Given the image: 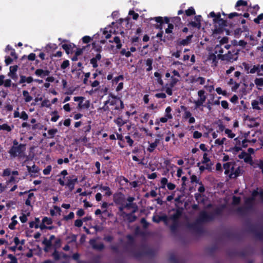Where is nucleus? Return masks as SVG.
<instances>
[{"label": "nucleus", "instance_id": "f257e3e1", "mask_svg": "<svg viewBox=\"0 0 263 263\" xmlns=\"http://www.w3.org/2000/svg\"><path fill=\"white\" fill-rule=\"evenodd\" d=\"M26 151V145L20 143L16 146H11L8 151L11 157L15 158L17 156L21 157Z\"/></svg>", "mask_w": 263, "mask_h": 263}, {"label": "nucleus", "instance_id": "f03ea898", "mask_svg": "<svg viewBox=\"0 0 263 263\" xmlns=\"http://www.w3.org/2000/svg\"><path fill=\"white\" fill-rule=\"evenodd\" d=\"M198 96L199 99L194 101L195 104L194 109H199L201 111H203V103L206 99V96L205 95V91L204 90H200L198 91Z\"/></svg>", "mask_w": 263, "mask_h": 263}, {"label": "nucleus", "instance_id": "7ed1b4c3", "mask_svg": "<svg viewBox=\"0 0 263 263\" xmlns=\"http://www.w3.org/2000/svg\"><path fill=\"white\" fill-rule=\"evenodd\" d=\"M214 219V216L213 214L209 213L205 211H201L197 218L196 219L197 222H199L200 223L210 222L213 221Z\"/></svg>", "mask_w": 263, "mask_h": 263}, {"label": "nucleus", "instance_id": "20e7f679", "mask_svg": "<svg viewBox=\"0 0 263 263\" xmlns=\"http://www.w3.org/2000/svg\"><path fill=\"white\" fill-rule=\"evenodd\" d=\"M150 21H155L156 23H157V24L154 25V26L156 29H158L160 30V31L157 34L156 36L157 37H159L160 39V40L161 41V39H163V31L162 30V25L163 24V17L162 16H157L155 17H151L149 18Z\"/></svg>", "mask_w": 263, "mask_h": 263}, {"label": "nucleus", "instance_id": "39448f33", "mask_svg": "<svg viewBox=\"0 0 263 263\" xmlns=\"http://www.w3.org/2000/svg\"><path fill=\"white\" fill-rule=\"evenodd\" d=\"M247 231L253 234L256 238L263 240V229L261 231H259L257 224H249L247 227Z\"/></svg>", "mask_w": 263, "mask_h": 263}, {"label": "nucleus", "instance_id": "423d86ee", "mask_svg": "<svg viewBox=\"0 0 263 263\" xmlns=\"http://www.w3.org/2000/svg\"><path fill=\"white\" fill-rule=\"evenodd\" d=\"M214 24V34H221L223 31V27L228 26V22L223 18H220Z\"/></svg>", "mask_w": 263, "mask_h": 263}, {"label": "nucleus", "instance_id": "0eeeda50", "mask_svg": "<svg viewBox=\"0 0 263 263\" xmlns=\"http://www.w3.org/2000/svg\"><path fill=\"white\" fill-rule=\"evenodd\" d=\"M187 227L189 229L194 231L199 234H202L204 232V229L202 226V224L199 222H197L196 220L193 223H188Z\"/></svg>", "mask_w": 263, "mask_h": 263}, {"label": "nucleus", "instance_id": "6e6552de", "mask_svg": "<svg viewBox=\"0 0 263 263\" xmlns=\"http://www.w3.org/2000/svg\"><path fill=\"white\" fill-rule=\"evenodd\" d=\"M66 179L67 180L66 183V186H67L69 190L71 192L73 190L75 184L78 182V177L76 175H71L66 177Z\"/></svg>", "mask_w": 263, "mask_h": 263}, {"label": "nucleus", "instance_id": "1a4fd4ad", "mask_svg": "<svg viewBox=\"0 0 263 263\" xmlns=\"http://www.w3.org/2000/svg\"><path fill=\"white\" fill-rule=\"evenodd\" d=\"M239 52V50L238 49H234L231 51H229L226 54V55H228L226 58V61L231 63L236 61L238 58Z\"/></svg>", "mask_w": 263, "mask_h": 263}, {"label": "nucleus", "instance_id": "9d476101", "mask_svg": "<svg viewBox=\"0 0 263 263\" xmlns=\"http://www.w3.org/2000/svg\"><path fill=\"white\" fill-rule=\"evenodd\" d=\"M228 17L230 19L235 17L234 21L236 22L235 25H239L240 24H243L246 23V20L242 18V15L241 13L232 12L228 14Z\"/></svg>", "mask_w": 263, "mask_h": 263}, {"label": "nucleus", "instance_id": "9b49d317", "mask_svg": "<svg viewBox=\"0 0 263 263\" xmlns=\"http://www.w3.org/2000/svg\"><path fill=\"white\" fill-rule=\"evenodd\" d=\"M89 243L93 250L97 251H102L105 248V246L103 242L97 243L96 239H91L89 241Z\"/></svg>", "mask_w": 263, "mask_h": 263}, {"label": "nucleus", "instance_id": "f8f14e48", "mask_svg": "<svg viewBox=\"0 0 263 263\" xmlns=\"http://www.w3.org/2000/svg\"><path fill=\"white\" fill-rule=\"evenodd\" d=\"M172 210L175 211V213L170 216V219L172 221H179V219L183 213V209L178 208L176 210L173 209Z\"/></svg>", "mask_w": 263, "mask_h": 263}, {"label": "nucleus", "instance_id": "ddd939ff", "mask_svg": "<svg viewBox=\"0 0 263 263\" xmlns=\"http://www.w3.org/2000/svg\"><path fill=\"white\" fill-rule=\"evenodd\" d=\"M123 215H124L123 218L124 220L127 221L128 223H132L137 219V217L132 213H126V212H123Z\"/></svg>", "mask_w": 263, "mask_h": 263}, {"label": "nucleus", "instance_id": "4468645a", "mask_svg": "<svg viewBox=\"0 0 263 263\" xmlns=\"http://www.w3.org/2000/svg\"><path fill=\"white\" fill-rule=\"evenodd\" d=\"M27 171L30 174L31 177H36L37 176L40 169L38 166L33 164L32 166H27Z\"/></svg>", "mask_w": 263, "mask_h": 263}, {"label": "nucleus", "instance_id": "2eb2a0df", "mask_svg": "<svg viewBox=\"0 0 263 263\" xmlns=\"http://www.w3.org/2000/svg\"><path fill=\"white\" fill-rule=\"evenodd\" d=\"M113 200L114 202L117 205L122 204L124 198L123 197V195L120 193L118 194H115L113 196Z\"/></svg>", "mask_w": 263, "mask_h": 263}, {"label": "nucleus", "instance_id": "dca6fc26", "mask_svg": "<svg viewBox=\"0 0 263 263\" xmlns=\"http://www.w3.org/2000/svg\"><path fill=\"white\" fill-rule=\"evenodd\" d=\"M91 121H88L87 124H86L85 126H83L82 129H81V132L82 135V136L83 137V141L85 140V139H86V136L87 134L88 133H89L91 129Z\"/></svg>", "mask_w": 263, "mask_h": 263}, {"label": "nucleus", "instance_id": "f3484780", "mask_svg": "<svg viewBox=\"0 0 263 263\" xmlns=\"http://www.w3.org/2000/svg\"><path fill=\"white\" fill-rule=\"evenodd\" d=\"M238 158L240 159H243L246 163H250L252 161L251 155L245 151L242 152L238 155Z\"/></svg>", "mask_w": 263, "mask_h": 263}, {"label": "nucleus", "instance_id": "a211bd4d", "mask_svg": "<svg viewBox=\"0 0 263 263\" xmlns=\"http://www.w3.org/2000/svg\"><path fill=\"white\" fill-rule=\"evenodd\" d=\"M50 71L48 70H43L42 69H37L35 71V74L42 78L49 76Z\"/></svg>", "mask_w": 263, "mask_h": 263}, {"label": "nucleus", "instance_id": "6ab92c4d", "mask_svg": "<svg viewBox=\"0 0 263 263\" xmlns=\"http://www.w3.org/2000/svg\"><path fill=\"white\" fill-rule=\"evenodd\" d=\"M254 198L253 197L247 198L245 201V209L247 211H249L253 209V201Z\"/></svg>", "mask_w": 263, "mask_h": 263}, {"label": "nucleus", "instance_id": "aec40b11", "mask_svg": "<svg viewBox=\"0 0 263 263\" xmlns=\"http://www.w3.org/2000/svg\"><path fill=\"white\" fill-rule=\"evenodd\" d=\"M231 172L229 175L230 178H236L239 176L241 173V169L240 167H238L234 172V168L233 166L231 168Z\"/></svg>", "mask_w": 263, "mask_h": 263}, {"label": "nucleus", "instance_id": "412c9836", "mask_svg": "<svg viewBox=\"0 0 263 263\" xmlns=\"http://www.w3.org/2000/svg\"><path fill=\"white\" fill-rule=\"evenodd\" d=\"M217 53V50H215L214 53H210L208 60L212 61V64L214 66H216L218 64V59H217V56L216 54Z\"/></svg>", "mask_w": 263, "mask_h": 263}, {"label": "nucleus", "instance_id": "4be33fe9", "mask_svg": "<svg viewBox=\"0 0 263 263\" xmlns=\"http://www.w3.org/2000/svg\"><path fill=\"white\" fill-rule=\"evenodd\" d=\"M192 37H193V35H190L187 36L185 39L178 41L177 45H183V46L187 45L191 42Z\"/></svg>", "mask_w": 263, "mask_h": 263}, {"label": "nucleus", "instance_id": "5701e85b", "mask_svg": "<svg viewBox=\"0 0 263 263\" xmlns=\"http://www.w3.org/2000/svg\"><path fill=\"white\" fill-rule=\"evenodd\" d=\"M159 140L156 139L154 142L149 143V146L147 148V151L149 153H152L154 151V149L157 147L159 143Z\"/></svg>", "mask_w": 263, "mask_h": 263}, {"label": "nucleus", "instance_id": "b1692460", "mask_svg": "<svg viewBox=\"0 0 263 263\" xmlns=\"http://www.w3.org/2000/svg\"><path fill=\"white\" fill-rule=\"evenodd\" d=\"M58 48V46L55 44L49 43L45 47V51L47 52H52Z\"/></svg>", "mask_w": 263, "mask_h": 263}, {"label": "nucleus", "instance_id": "393cba45", "mask_svg": "<svg viewBox=\"0 0 263 263\" xmlns=\"http://www.w3.org/2000/svg\"><path fill=\"white\" fill-rule=\"evenodd\" d=\"M194 14H195V10L193 7H191L185 10V14L182 16V18L184 20L186 16H190Z\"/></svg>", "mask_w": 263, "mask_h": 263}, {"label": "nucleus", "instance_id": "a878e982", "mask_svg": "<svg viewBox=\"0 0 263 263\" xmlns=\"http://www.w3.org/2000/svg\"><path fill=\"white\" fill-rule=\"evenodd\" d=\"M99 189L101 191H105V195L107 196H110L112 195V192L110 190V189L108 186H103L101 185L99 186Z\"/></svg>", "mask_w": 263, "mask_h": 263}, {"label": "nucleus", "instance_id": "bb28decb", "mask_svg": "<svg viewBox=\"0 0 263 263\" xmlns=\"http://www.w3.org/2000/svg\"><path fill=\"white\" fill-rule=\"evenodd\" d=\"M224 208V205H222L221 207L217 208L214 209L213 212L210 213L214 214V218L216 216H220L222 214Z\"/></svg>", "mask_w": 263, "mask_h": 263}, {"label": "nucleus", "instance_id": "cd10ccee", "mask_svg": "<svg viewBox=\"0 0 263 263\" xmlns=\"http://www.w3.org/2000/svg\"><path fill=\"white\" fill-rule=\"evenodd\" d=\"M209 16L213 17V23H215L218 20L221 18V13L220 12L215 13L214 11H212L210 13Z\"/></svg>", "mask_w": 263, "mask_h": 263}, {"label": "nucleus", "instance_id": "c85d7f7f", "mask_svg": "<svg viewBox=\"0 0 263 263\" xmlns=\"http://www.w3.org/2000/svg\"><path fill=\"white\" fill-rule=\"evenodd\" d=\"M62 47L65 51L66 54H67L72 53L73 52V51L71 50V48H72L71 44H63L62 45Z\"/></svg>", "mask_w": 263, "mask_h": 263}, {"label": "nucleus", "instance_id": "c756f323", "mask_svg": "<svg viewBox=\"0 0 263 263\" xmlns=\"http://www.w3.org/2000/svg\"><path fill=\"white\" fill-rule=\"evenodd\" d=\"M174 39V36L173 33L167 34L166 35L163 36V39H161V41L166 43L168 41H172Z\"/></svg>", "mask_w": 263, "mask_h": 263}, {"label": "nucleus", "instance_id": "7c9ffc66", "mask_svg": "<svg viewBox=\"0 0 263 263\" xmlns=\"http://www.w3.org/2000/svg\"><path fill=\"white\" fill-rule=\"evenodd\" d=\"M247 5H248V3H247V1H244V0H238L236 3L235 7L237 10H240V9L239 8V7L247 6Z\"/></svg>", "mask_w": 263, "mask_h": 263}, {"label": "nucleus", "instance_id": "2f4dec72", "mask_svg": "<svg viewBox=\"0 0 263 263\" xmlns=\"http://www.w3.org/2000/svg\"><path fill=\"white\" fill-rule=\"evenodd\" d=\"M13 127V125H12V127H11L6 123L0 125V130H4L8 132H11Z\"/></svg>", "mask_w": 263, "mask_h": 263}, {"label": "nucleus", "instance_id": "473e14b6", "mask_svg": "<svg viewBox=\"0 0 263 263\" xmlns=\"http://www.w3.org/2000/svg\"><path fill=\"white\" fill-rule=\"evenodd\" d=\"M90 106V102L88 100L86 101L84 103L83 102L80 101L78 104L79 108H88Z\"/></svg>", "mask_w": 263, "mask_h": 263}, {"label": "nucleus", "instance_id": "72a5a7b5", "mask_svg": "<svg viewBox=\"0 0 263 263\" xmlns=\"http://www.w3.org/2000/svg\"><path fill=\"white\" fill-rule=\"evenodd\" d=\"M259 6L258 5H255L253 7H250L249 11L253 15L257 14V11L259 9Z\"/></svg>", "mask_w": 263, "mask_h": 263}, {"label": "nucleus", "instance_id": "f704fd0d", "mask_svg": "<svg viewBox=\"0 0 263 263\" xmlns=\"http://www.w3.org/2000/svg\"><path fill=\"white\" fill-rule=\"evenodd\" d=\"M153 63V60L151 58H148L146 61V65L148 66L146 68V71H150L153 69L152 64Z\"/></svg>", "mask_w": 263, "mask_h": 263}, {"label": "nucleus", "instance_id": "c9c22d12", "mask_svg": "<svg viewBox=\"0 0 263 263\" xmlns=\"http://www.w3.org/2000/svg\"><path fill=\"white\" fill-rule=\"evenodd\" d=\"M110 42L112 43L114 42L117 44L116 48L117 49H120L122 47V44L121 43L120 39L119 36H116L114 38V41H109Z\"/></svg>", "mask_w": 263, "mask_h": 263}, {"label": "nucleus", "instance_id": "e433bc0d", "mask_svg": "<svg viewBox=\"0 0 263 263\" xmlns=\"http://www.w3.org/2000/svg\"><path fill=\"white\" fill-rule=\"evenodd\" d=\"M203 196V195L200 193H196L195 194V199L198 203H204V199L202 198Z\"/></svg>", "mask_w": 263, "mask_h": 263}, {"label": "nucleus", "instance_id": "4c0bfd02", "mask_svg": "<svg viewBox=\"0 0 263 263\" xmlns=\"http://www.w3.org/2000/svg\"><path fill=\"white\" fill-rule=\"evenodd\" d=\"M77 235L73 234L66 237V240H68V243L75 242L77 241Z\"/></svg>", "mask_w": 263, "mask_h": 263}, {"label": "nucleus", "instance_id": "58836bf2", "mask_svg": "<svg viewBox=\"0 0 263 263\" xmlns=\"http://www.w3.org/2000/svg\"><path fill=\"white\" fill-rule=\"evenodd\" d=\"M145 255L144 251H138L133 252V256L136 258H140Z\"/></svg>", "mask_w": 263, "mask_h": 263}, {"label": "nucleus", "instance_id": "ea45409f", "mask_svg": "<svg viewBox=\"0 0 263 263\" xmlns=\"http://www.w3.org/2000/svg\"><path fill=\"white\" fill-rule=\"evenodd\" d=\"M172 110V108L170 106H168L166 108L165 110V116L170 119L173 118V116L171 114Z\"/></svg>", "mask_w": 263, "mask_h": 263}, {"label": "nucleus", "instance_id": "a19ab883", "mask_svg": "<svg viewBox=\"0 0 263 263\" xmlns=\"http://www.w3.org/2000/svg\"><path fill=\"white\" fill-rule=\"evenodd\" d=\"M168 260L170 263H180V260L174 254L170 255Z\"/></svg>", "mask_w": 263, "mask_h": 263}, {"label": "nucleus", "instance_id": "79ce46f5", "mask_svg": "<svg viewBox=\"0 0 263 263\" xmlns=\"http://www.w3.org/2000/svg\"><path fill=\"white\" fill-rule=\"evenodd\" d=\"M231 166V162H227V163L223 164V167L225 170V171H224L225 174L228 175L229 174Z\"/></svg>", "mask_w": 263, "mask_h": 263}, {"label": "nucleus", "instance_id": "37998d69", "mask_svg": "<svg viewBox=\"0 0 263 263\" xmlns=\"http://www.w3.org/2000/svg\"><path fill=\"white\" fill-rule=\"evenodd\" d=\"M241 150V147L235 145L234 147H231L228 151L232 152L233 154L236 155L238 152Z\"/></svg>", "mask_w": 263, "mask_h": 263}, {"label": "nucleus", "instance_id": "c03bdc74", "mask_svg": "<svg viewBox=\"0 0 263 263\" xmlns=\"http://www.w3.org/2000/svg\"><path fill=\"white\" fill-rule=\"evenodd\" d=\"M114 122L120 127L122 126L126 123L123 120L121 117H118L117 119L114 120Z\"/></svg>", "mask_w": 263, "mask_h": 263}, {"label": "nucleus", "instance_id": "a18cd8bd", "mask_svg": "<svg viewBox=\"0 0 263 263\" xmlns=\"http://www.w3.org/2000/svg\"><path fill=\"white\" fill-rule=\"evenodd\" d=\"M153 221L159 223L161 221H166L167 220V216L166 215L162 216H158L157 218H156L155 217L153 218Z\"/></svg>", "mask_w": 263, "mask_h": 263}, {"label": "nucleus", "instance_id": "49530a36", "mask_svg": "<svg viewBox=\"0 0 263 263\" xmlns=\"http://www.w3.org/2000/svg\"><path fill=\"white\" fill-rule=\"evenodd\" d=\"M233 255H238L242 257H246L247 256L248 254L247 251L245 250L239 251V252H234L232 254Z\"/></svg>", "mask_w": 263, "mask_h": 263}, {"label": "nucleus", "instance_id": "de8ad7c7", "mask_svg": "<svg viewBox=\"0 0 263 263\" xmlns=\"http://www.w3.org/2000/svg\"><path fill=\"white\" fill-rule=\"evenodd\" d=\"M178 79L177 78H174V77H171V81L169 84H166L167 86H170L171 87H174L177 83L178 82Z\"/></svg>", "mask_w": 263, "mask_h": 263}, {"label": "nucleus", "instance_id": "09e8293b", "mask_svg": "<svg viewBox=\"0 0 263 263\" xmlns=\"http://www.w3.org/2000/svg\"><path fill=\"white\" fill-rule=\"evenodd\" d=\"M259 102L257 100H253L251 102V105L253 109L259 110L261 109L260 107L258 106Z\"/></svg>", "mask_w": 263, "mask_h": 263}, {"label": "nucleus", "instance_id": "8fccbe9b", "mask_svg": "<svg viewBox=\"0 0 263 263\" xmlns=\"http://www.w3.org/2000/svg\"><path fill=\"white\" fill-rule=\"evenodd\" d=\"M51 115H53L54 116L53 117H51V121L52 122H56L57 121V120L59 119V118H60V116L58 115V111L57 110H54L53 111H52L51 114Z\"/></svg>", "mask_w": 263, "mask_h": 263}, {"label": "nucleus", "instance_id": "3c124183", "mask_svg": "<svg viewBox=\"0 0 263 263\" xmlns=\"http://www.w3.org/2000/svg\"><path fill=\"white\" fill-rule=\"evenodd\" d=\"M179 226V221H173L172 224L170 226V229L172 232H174L176 231Z\"/></svg>", "mask_w": 263, "mask_h": 263}, {"label": "nucleus", "instance_id": "603ef678", "mask_svg": "<svg viewBox=\"0 0 263 263\" xmlns=\"http://www.w3.org/2000/svg\"><path fill=\"white\" fill-rule=\"evenodd\" d=\"M52 256L56 261L59 260L61 258L60 253L56 249H55L54 252L52 253Z\"/></svg>", "mask_w": 263, "mask_h": 263}, {"label": "nucleus", "instance_id": "864d4df0", "mask_svg": "<svg viewBox=\"0 0 263 263\" xmlns=\"http://www.w3.org/2000/svg\"><path fill=\"white\" fill-rule=\"evenodd\" d=\"M171 21L173 23L177 26L181 23V18L179 16L174 17L172 18Z\"/></svg>", "mask_w": 263, "mask_h": 263}, {"label": "nucleus", "instance_id": "5fc2aeb1", "mask_svg": "<svg viewBox=\"0 0 263 263\" xmlns=\"http://www.w3.org/2000/svg\"><path fill=\"white\" fill-rule=\"evenodd\" d=\"M247 211L246 210L245 207H238L236 209V212L241 215H245Z\"/></svg>", "mask_w": 263, "mask_h": 263}, {"label": "nucleus", "instance_id": "6e6d98bb", "mask_svg": "<svg viewBox=\"0 0 263 263\" xmlns=\"http://www.w3.org/2000/svg\"><path fill=\"white\" fill-rule=\"evenodd\" d=\"M150 116L151 115L148 113L144 114V115L142 117L141 122L143 123L147 122V121L149 120Z\"/></svg>", "mask_w": 263, "mask_h": 263}, {"label": "nucleus", "instance_id": "4d7b16f0", "mask_svg": "<svg viewBox=\"0 0 263 263\" xmlns=\"http://www.w3.org/2000/svg\"><path fill=\"white\" fill-rule=\"evenodd\" d=\"M241 198L240 197L233 196L232 198V203L234 205H238L240 202Z\"/></svg>", "mask_w": 263, "mask_h": 263}, {"label": "nucleus", "instance_id": "13d9d810", "mask_svg": "<svg viewBox=\"0 0 263 263\" xmlns=\"http://www.w3.org/2000/svg\"><path fill=\"white\" fill-rule=\"evenodd\" d=\"M189 25H191L193 27L200 29L201 27V23L192 21L190 22L189 24H188V26Z\"/></svg>", "mask_w": 263, "mask_h": 263}, {"label": "nucleus", "instance_id": "bf43d9fd", "mask_svg": "<svg viewBox=\"0 0 263 263\" xmlns=\"http://www.w3.org/2000/svg\"><path fill=\"white\" fill-rule=\"evenodd\" d=\"M8 258H9L11 261L7 263H18L17 258L13 255L11 254H8Z\"/></svg>", "mask_w": 263, "mask_h": 263}, {"label": "nucleus", "instance_id": "052dcab7", "mask_svg": "<svg viewBox=\"0 0 263 263\" xmlns=\"http://www.w3.org/2000/svg\"><path fill=\"white\" fill-rule=\"evenodd\" d=\"M42 221L43 223L47 224V225H50L52 223V220L51 218H48L47 217H44L42 219Z\"/></svg>", "mask_w": 263, "mask_h": 263}, {"label": "nucleus", "instance_id": "680f3d73", "mask_svg": "<svg viewBox=\"0 0 263 263\" xmlns=\"http://www.w3.org/2000/svg\"><path fill=\"white\" fill-rule=\"evenodd\" d=\"M58 132L57 128H52L48 130V134L50 135V138H52L54 137L55 134Z\"/></svg>", "mask_w": 263, "mask_h": 263}, {"label": "nucleus", "instance_id": "e2e57ef3", "mask_svg": "<svg viewBox=\"0 0 263 263\" xmlns=\"http://www.w3.org/2000/svg\"><path fill=\"white\" fill-rule=\"evenodd\" d=\"M174 29V25L172 23L168 24V27L165 29V33L166 34L172 33L173 29Z\"/></svg>", "mask_w": 263, "mask_h": 263}, {"label": "nucleus", "instance_id": "0e129e2a", "mask_svg": "<svg viewBox=\"0 0 263 263\" xmlns=\"http://www.w3.org/2000/svg\"><path fill=\"white\" fill-rule=\"evenodd\" d=\"M51 170H52L51 165H49L47 166L45 169L43 170V173L45 175H49L50 173Z\"/></svg>", "mask_w": 263, "mask_h": 263}, {"label": "nucleus", "instance_id": "69168bd1", "mask_svg": "<svg viewBox=\"0 0 263 263\" xmlns=\"http://www.w3.org/2000/svg\"><path fill=\"white\" fill-rule=\"evenodd\" d=\"M225 133L228 135V136L230 138H233L235 136V134L232 132V130L230 129L227 128L224 130Z\"/></svg>", "mask_w": 263, "mask_h": 263}, {"label": "nucleus", "instance_id": "338daca9", "mask_svg": "<svg viewBox=\"0 0 263 263\" xmlns=\"http://www.w3.org/2000/svg\"><path fill=\"white\" fill-rule=\"evenodd\" d=\"M255 84L258 86H263V78H256L254 80Z\"/></svg>", "mask_w": 263, "mask_h": 263}, {"label": "nucleus", "instance_id": "774afa93", "mask_svg": "<svg viewBox=\"0 0 263 263\" xmlns=\"http://www.w3.org/2000/svg\"><path fill=\"white\" fill-rule=\"evenodd\" d=\"M74 213L72 212H70L68 215H66V216H65L64 217H63V219L64 220H66V221H67L69 219H72L74 218Z\"/></svg>", "mask_w": 263, "mask_h": 263}]
</instances>
